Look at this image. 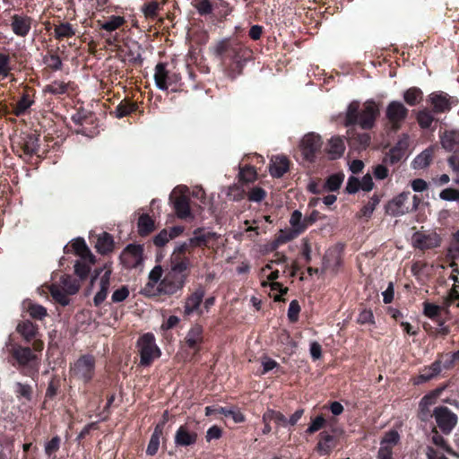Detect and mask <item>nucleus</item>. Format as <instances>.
Here are the masks:
<instances>
[{
    "label": "nucleus",
    "instance_id": "nucleus-13",
    "mask_svg": "<svg viewBox=\"0 0 459 459\" xmlns=\"http://www.w3.org/2000/svg\"><path fill=\"white\" fill-rule=\"evenodd\" d=\"M204 293L205 292L203 288H198L193 293L187 296L184 306L185 316H191L193 314H203L201 304L203 302Z\"/></svg>",
    "mask_w": 459,
    "mask_h": 459
},
{
    "label": "nucleus",
    "instance_id": "nucleus-42",
    "mask_svg": "<svg viewBox=\"0 0 459 459\" xmlns=\"http://www.w3.org/2000/svg\"><path fill=\"white\" fill-rule=\"evenodd\" d=\"M25 308L29 315L34 319L42 320L48 315L47 309L43 306L30 301L28 302V306L25 307Z\"/></svg>",
    "mask_w": 459,
    "mask_h": 459
},
{
    "label": "nucleus",
    "instance_id": "nucleus-6",
    "mask_svg": "<svg viewBox=\"0 0 459 459\" xmlns=\"http://www.w3.org/2000/svg\"><path fill=\"white\" fill-rule=\"evenodd\" d=\"M110 269H100L97 272L96 275L91 278V287L98 286L99 290L96 292L93 301L96 306H100L107 298L109 286H110Z\"/></svg>",
    "mask_w": 459,
    "mask_h": 459
},
{
    "label": "nucleus",
    "instance_id": "nucleus-2",
    "mask_svg": "<svg viewBox=\"0 0 459 459\" xmlns=\"http://www.w3.org/2000/svg\"><path fill=\"white\" fill-rule=\"evenodd\" d=\"M359 108V104L358 101H352L348 106L345 116V125H359L363 129L373 127L379 113L378 105L373 100H367L360 111Z\"/></svg>",
    "mask_w": 459,
    "mask_h": 459
},
{
    "label": "nucleus",
    "instance_id": "nucleus-47",
    "mask_svg": "<svg viewBox=\"0 0 459 459\" xmlns=\"http://www.w3.org/2000/svg\"><path fill=\"white\" fill-rule=\"evenodd\" d=\"M73 248L74 249L75 253L80 257H86L89 261L92 260V254L91 253L90 249L87 247L84 240L82 239H76L72 244Z\"/></svg>",
    "mask_w": 459,
    "mask_h": 459
},
{
    "label": "nucleus",
    "instance_id": "nucleus-38",
    "mask_svg": "<svg viewBox=\"0 0 459 459\" xmlns=\"http://www.w3.org/2000/svg\"><path fill=\"white\" fill-rule=\"evenodd\" d=\"M154 230V221L148 214H142L138 220V231L142 236L148 235Z\"/></svg>",
    "mask_w": 459,
    "mask_h": 459
},
{
    "label": "nucleus",
    "instance_id": "nucleus-23",
    "mask_svg": "<svg viewBox=\"0 0 459 459\" xmlns=\"http://www.w3.org/2000/svg\"><path fill=\"white\" fill-rule=\"evenodd\" d=\"M441 144L448 152L459 150V131H449L441 137Z\"/></svg>",
    "mask_w": 459,
    "mask_h": 459
},
{
    "label": "nucleus",
    "instance_id": "nucleus-8",
    "mask_svg": "<svg viewBox=\"0 0 459 459\" xmlns=\"http://www.w3.org/2000/svg\"><path fill=\"white\" fill-rule=\"evenodd\" d=\"M433 416L444 434H450L458 421L457 415L446 406L436 407Z\"/></svg>",
    "mask_w": 459,
    "mask_h": 459
},
{
    "label": "nucleus",
    "instance_id": "nucleus-16",
    "mask_svg": "<svg viewBox=\"0 0 459 459\" xmlns=\"http://www.w3.org/2000/svg\"><path fill=\"white\" fill-rule=\"evenodd\" d=\"M204 340L203 336V327L201 325H195L190 328L187 332L185 342L188 349L196 352Z\"/></svg>",
    "mask_w": 459,
    "mask_h": 459
},
{
    "label": "nucleus",
    "instance_id": "nucleus-11",
    "mask_svg": "<svg viewBox=\"0 0 459 459\" xmlns=\"http://www.w3.org/2000/svg\"><path fill=\"white\" fill-rule=\"evenodd\" d=\"M321 137L315 133L305 134L299 143L302 156L307 161H313L315 160L316 153L321 149Z\"/></svg>",
    "mask_w": 459,
    "mask_h": 459
},
{
    "label": "nucleus",
    "instance_id": "nucleus-58",
    "mask_svg": "<svg viewBox=\"0 0 459 459\" xmlns=\"http://www.w3.org/2000/svg\"><path fill=\"white\" fill-rule=\"evenodd\" d=\"M441 311V307L440 306H437V305H435V304H432V303H429V302H425L424 303V315L426 316H428L429 318H436L439 313Z\"/></svg>",
    "mask_w": 459,
    "mask_h": 459
},
{
    "label": "nucleus",
    "instance_id": "nucleus-49",
    "mask_svg": "<svg viewBox=\"0 0 459 459\" xmlns=\"http://www.w3.org/2000/svg\"><path fill=\"white\" fill-rule=\"evenodd\" d=\"M135 109L136 105L134 103L121 102L115 110L116 117L121 118L134 112Z\"/></svg>",
    "mask_w": 459,
    "mask_h": 459
},
{
    "label": "nucleus",
    "instance_id": "nucleus-51",
    "mask_svg": "<svg viewBox=\"0 0 459 459\" xmlns=\"http://www.w3.org/2000/svg\"><path fill=\"white\" fill-rule=\"evenodd\" d=\"M32 103L33 101L29 99L28 95H23L14 108V114L16 116L24 114L26 110L32 105Z\"/></svg>",
    "mask_w": 459,
    "mask_h": 459
},
{
    "label": "nucleus",
    "instance_id": "nucleus-28",
    "mask_svg": "<svg viewBox=\"0 0 459 459\" xmlns=\"http://www.w3.org/2000/svg\"><path fill=\"white\" fill-rule=\"evenodd\" d=\"M443 388L437 389L432 393L423 396L420 403L421 418L425 420L429 416V407L435 403L436 399L442 392Z\"/></svg>",
    "mask_w": 459,
    "mask_h": 459
},
{
    "label": "nucleus",
    "instance_id": "nucleus-63",
    "mask_svg": "<svg viewBox=\"0 0 459 459\" xmlns=\"http://www.w3.org/2000/svg\"><path fill=\"white\" fill-rule=\"evenodd\" d=\"M300 311V306L297 300H292L290 303L288 309V316L291 322H295L298 320L299 314Z\"/></svg>",
    "mask_w": 459,
    "mask_h": 459
},
{
    "label": "nucleus",
    "instance_id": "nucleus-22",
    "mask_svg": "<svg viewBox=\"0 0 459 459\" xmlns=\"http://www.w3.org/2000/svg\"><path fill=\"white\" fill-rule=\"evenodd\" d=\"M289 169V160L284 156H275L271 160L270 173L274 178H281Z\"/></svg>",
    "mask_w": 459,
    "mask_h": 459
},
{
    "label": "nucleus",
    "instance_id": "nucleus-43",
    "mask_svg": "<svg viewBox=\"0 0 459 459\" xmlns=\"http://www.w3.org/2000/svg\"><path fill=\"white\" fill-rule=\"evenodd\" d=\"M125 22L124 17L112 15L105 22L101 23L100 28L111 32L121 27Z\"/></svg>",
    "mask_w": 459,
    "mask_h": 459
},
{
    "label": "nucleus",
    "instance_id": "nucleus-12",
    "mask_svg": "<svg viewBox=\"0 0 459 459\" xmlns=\"http://www.w3.org/2000/svg\"><path fill=\"white\" fill-rule=\"evenodd\" d=\"M143 247L141 245H128L120 255L121 263L126 268H138L143 264Z\"/></svg>",
    "mask_w": 459,
    "mask_h": 459
},
{
    "label": "nucleus",
    "instance_id": "nucleus-33",
    "mask_svg": "<svg viewBox=\"0 0 459 459\" xmlns=\"http://www.w3.org/2000/svg\"><path fill=\"white\" fill-rule=\"evenodd\" d=\"M162 435V425H157L151 437L150 442L148 444L146 454L149 455H154L160 446V438Z\"/></svg>",
    "mask_w": 459,
    "mask_h": 459
},
{
    "label": "nucleus",
    "instance_id": "nucleus-64",
    "mask_svg": "<svg viewBox=\"0 0 459 459\" xmlns=\"http://www.w3.org/2000/svg\"><path fill=\"white\" fill-rule=\"evenodd\" d=\"M357 322L360 325L374 324V316L371 310L363 309L358 318Z\"/></svg>",
    "mask_w": 459,
    "mask_h": 459
},
{
    "label": "nucleus",
    "instance_id": "nucleus-57",
    "mask_svg": "<svg viewBox=\"0 0 459 459\" xmlns=\"http://www.w3.org/2000/svg\"><path fill=\"white\" fill-rule=\"evenodd\" d=\"M404 157V154L400 151H397L395 148H392L389 152L385 155L384 159V162L394 164L400 161Z\"/></svg>",
    "mask_w": 459,
    "mask_h": 459
},
{
    "label": "nucleus",
    "instance_id": "nucleus-60",
    "mask_svg": "<svg viewBox=\"0 0 459 459\" xmlns=\"http://www.w3.org/2000/svg\"><path fill=\"white\" fill-rule=\"evenodd\" d=\"M60 447V438L58 437H54L50 441H48L45 446V453L48 456H52L56 454V452Z\"/></svg>",
    "mask_w": 459,
    "mask_h": 459
},
{
    "label": "nucleus",
    "instance_id": "nucleus-34",
    "mask_svg": "<svg viewBox=\"0 0 459 459\" xmlns=\"http://www.w3.org/2000/svg\"><path fill=\"white\" fill-rule=\"evenodd\" d=\"M54 35L57 39H68L75 35V30L69 22H62L56 25Z\"/></svg>",
    "mask_w": 459,
    "mask_h": 459
},
{
    "label": "nucleus",
    "instance_id": "nucleus-29",
    "mask_svg": "<svg viewBox=\"0 0 459 459\" xmlns=\"http://www.w3.org/2000/svg\"><path fill=\"white\" fill-rule=\"evenodd\" d=\"M441 372V362L437 360L433 362L429 367L425 368L420 375L418 377V380L416 384H420L422 382L430 380L431 378L437 377Z\"/></svg>",
    "mask_w": 459,
    "mask_h": 459
},
{
    "label": "nucleus",
    "instance_id": "nucleus-9",
    "mask_svg": "<svg viewBox=\"0 0 459 459\" xmlns=\"http://www.w3.org/2000/svg\"><path fill=\"white\" fill-rule=\"evenodd\" d=\"M188 188L186 186H178L174 189L172 193L173 195L177 193L180 194L179 196L175 197L173 204L177 216L182 220L194 218L190 209L189 200L186 196Z\"/></svg>",
    "mask_w": 459,
    "mask_h": 459
},
{
    "label": "nucleus",
    "instance_id": "nucleus-62",
    "mask_svg": "<svg viewBox=\"0 0 459 459\" xmlns=\"http://www.w3.org/2000/svg\"><path fill=\"white\" fill-rule=\"evenodd\" d=\"M169 240H171V235L169 234L168 230H162L153 239V243L157 247H163Z\"/></svg>",
    "mask_w": 459,
    "mask_h": 459
},
{
    "label": "nucleus",
    "instance_id": "nucleus-59",
    "mask_svg": "<svg viewBox=\"0 0 459 459\" xmlns=\"http://www.w3.org/2000/svg\"><path fill=\"white\" fill-rule=\"evenodd\" d=\"M129 296V290L126 286H122L121 288L116 290L112 296L111 299L115 303L124 301Z\"/></svg>",
    "mask_w": 459,
    "mask_h": 459
},
{
    "label": "nucleus",
    "instance_id": "nucleus-1",
    "mask_svg": "<svg viewBox=\"0 0 459 459\" xmlns=\"http://www.w3.org/2000/svg\"><path fill=\"white\" fill-rule=\"evenodd\" d=\"M187 269L186 261L174 258V261L170 262L169 270L161 280L162 268L160 265H156L149 273V281L143 287V293L150 297L160 293L168 295L176 293L185 284Z\"/></svg>",
    "mask_w": 459,
    "mask_h": 459
},
{
    "label": "nucleus",
    "instance_id": "nucleus-24",
    "mask_svg": "<svg viewBox=\"0 0 459 459\" xmlns=\"http://www.w3.org/2000/svg\"><path fill=\"white\" fill-rule=\"evenodd\" d=\"M16 331L23 337L26 342H30L38 335V327L30 321H22L18 324Z\"/></svg>",
    "mask_w": 459,
    "mask_h": 459
},
{
    "label": "nucleus",
    "instance_id": "nucleus-3",
    "mask_svg": "<svg viewBox=\"0 0 459 459\" xmlns=\"http://www.w3.org/2000/svg\"><path fill=\"white\" fill-rule=\"evenodd\" d=\"M70 373L72 377L88 383L95 373V359L91 355L81 356L71 367Z\"/></svg>",
    "mask_w": 459,
    "mask_h": 459
},
{
    "label": "nucleus",
    "instance_id": "nucleus-14",
    "mask_svg": "<svg viewBox=\"0 0 459 459\" xmlns=\"http://www.w3.org/2000/svg\"><path fill=\"white\" fill-rule=\"evenodd\" d=\"M197 437V433L187 425H182L176 431L174 443L177 446H192L196 443Z\"/></svg>",
    "mask_w": 459,
    "mask_h": 459
},
{
    "label": "nucleus",
    "instance_id": "nucleus-10",
    "mask_svg": "<svg viewBox=\"0 0 459 459\" xmlns=\"http://www.w3.org/2000/svg\"><path fill=\"white\" fill-rule=\"evenodd\" d=\"M408 116L407 108L400 101H391L385 110V117L394 130H398Z\"/></svg>",
    "mask_w": 459,
    "mask_h": 459
},
{
    "label": "nucleus",
    "instance_id": "nucleus-44",
    "mask_svg": "<svg viewBox=\"0 0 459 459\" xmlns=\"http://www.w3.org/2000/svg\"><path fill=\"white\" fill-rule=\"evenodd\" d=\"M278 277H279L278 270L273 271L268 276V280L272 281L270 283L271 289L273 290H279V292H280V295H276L274 297L275 301H280L281 296L284 295L288 291L287 288L282 287V285L281 283L274 281L276 279H278Z\"/></svg>",
    "mask_w": 459,
    "mask_h": 459
},
{
    "label": "nucleus",
    "instance_id": "nucleus-55",
    "mask_svg": "<svg viewBox=\"0 0 459 459\" xmlns=\"http://www.w3.org/2000/svg\"><path fill=\"white\" fill-rule=\"evenodd\" d=\"M219 413L225 415L226 417H231L236 423H240L245 420L244 415L239 412L227 408H219Z\"/></svg>",
    "mask_w": 459,
    "mask_h": 459
},
{
    "label": "nucleus",
    "instance_id": "nucleus-48",
    "mask_svg": "<svg viewBox=\"0 0 459 459\" xmlns=\"http://www.w3.org/2000/svg\"><path fill=\"white\" fill-rule=\"evenodd\" d=\"M400 436L398 432L396 430H390L385 434L380 445L393 449L398 444Z\"/></svg>",
    "mask_w": 459,
    "mask_h": 459
},
{
    "label": "nucleus",
    "instance_id": "nucleus-4",
    "mask_svg": "<svg viewBox=\"0 0 459 459\" xmlns=\"http://www.w3.org/2000/svg\"><path fill=\"white\" fill-rule=\"evenodd\" d=\"M138 348L141 365L143 366H149L153 359L160 357V349L156 345L155 338L152 333H145L139 339Z\"/></svg>",
    "mask_w": 459,
    "mask_h": 459
},
{
    "label": "nucleus",
    "instance_id": "nucleus-37",
    "mask_svg": "<svg viewBox=\"0 0 459 459\" xmlns=\"http://www.w3.org/2000/svg\"><path fill=\"white\" fill-rule=\"evenodd\" d=\"M49 291L53 299L62 306H66L69 304V294L66 293L59 285L52 284L49 287Z\"/></svg>",
    "mask_w": 459,
    "mask_h": 459
},
{
    "label": "nucleus",
    "instance_id": "nucleus-27",
    "mask_svg": "<svg viewBox=\"0 0 459 459\" xmlns=\"http://www.w3.org/2000/svg\"><path fill=\"white\" fill-rule=\"evenodd\" d=\"M434 147H429L420 152L412 161V167L415 169H422L428 167L432 160Z\"/></svg>",
    "mask_w": 459,
    "mask_h": 459
},
{
    "label": "nucleus",
    "instance_id": "nucleus-61",
    "mask_svg": "<svg viewBox=\"0 0 459 459\" xmlns=\"http://www.w3.org/2000/svg\"><path fill=\"white\" fill-rule=\"evenodd\" d=\"M439 197L446 201H459V191L454 188H446L440 192Z\"/></svg>",
    "mask_w": 459,
    "mask_h": 459
},
{
    "label": "nucleus",
    "instance_id": "nucleus-26",
    "mask_svg": "<svg viewBox=\"0 0 459 459\" xmlns=\"http://www.w3.org/2000/svg\"><path fill=\"white\" fill-rule=\"evenodd\" d=\"M290 228L299 235L303 233L308 227L306 221V218H303L301 212L299 210H295L291 213L290 218Z\"/></svg>",
    "mask_w": 459,
    "mask_h": 459
},
{
    "label": "nucleus",
    "instance_id": "nucleus-30",
    "mask_svg": "<svg viewBox=\"0 0 459 459\" xmlns=\"http://www.w3.org/2000/svg\"><path fill=\"white\" fill-rule=\"evenodd\" d=\"M22 147L27 155H32L39 149V136L34 134H26L22 138Z\"/></svg>",
    "mask_w": 459,
    "mask_h": 459
},
{
    "label": "nucleus",
    "instance_id": "nucleus-21",
    "mask_svg": "<svg viewBox=\"0 0 459 459\" xmlns=\"http://www.w3.org/2000/svg\"><path fill=\"white\" fill-rule=\"evenodd\" d=\"M169 71L164 63H159L155 66L154 81L156 87L160 91H167L170 86L169 82Z\"/></svg>",
    "mask_w": 459,
    "mask_h": 459
},
{
    "label": "nucleus",
    "instance_id": "nucleus-25",
    "mask_svg": "<svg viewBox=\"0 0 459 459\" xmlns=\"http://www.w3.org/2000/svg\"><path fill=\"white\" fill-rule=\"evenodd\" d=\"M336 443L333 436L326 433L322 432L320 434V439L317 443V452L322 455H325L330 454V452L333 450V447H335Z\"/></svg>",
    "mask_w": 459,
    "mask_h": 459
},
{
    "label": "nucleus",
    "instance_id": "nucleus-50",
    "mask_svg": "<svg viewBox=\"0 0 459 459\" xmlns=\"http://www.w3.org/2000/svg\"><path fill=\"white\" fill-rule=\"evenodd\" d=\"M417 120L420 127L429 128L434 121V117L429 110H421L418 113Z\"/></svg>",
    "mask_w": 459,
    "mask_h": 459
},
{
    "label": "nucleus",
    "instance_id": "nucleus-54",
    "mask_svg": "<svg viewBox=\"0 0 459 459\" xmlns=\"http://www.w3.org/2000/svg\"><path fill=\"white\" fill-rule=\"evenodd\" d=\"M379 204V198L377 195H373L368 203L364 205V207L361 209L360 213L361 216L364 217H370L373 213L376 206Z\"/></svg>",
    "mask_w": 459,
    "mask_h": 459
},
{
    "label": "nucleus",
    "instance_id": "nucleus-35",
    "mask_svg": "<svg viewBox=\"0 0 459 459\" xmlns=\"http://www.w3.org/2000/svg\"><path fill=\"white\" fill-rule=\"evenodd\" d=\"M344 180V174L342 172L329 176L323 185V189L327 191H336L340 188Z\"/></svg>",
    "mask_w": 459,
    "mask_h": 459
},
{
    "label": "nucleus",
    "instance_id": "nucleus-19",
    "mask_svg": "<svg viewBox=\"0 0 459 459\" xmlns=\"http://www.w3.org/2000/svg\"><path fill=\"white\" fill-rule=\"evenodd\" d=\"M345 144L340 136H333L325 147V152L331 160H336L342 156Z\"/></svg>",
    "mask_w": 459,
    "mask_h": 459
},
{
    "label": "nucleus",
    "instance_id": "nucleus-15",
    "mask_svg": "<svg viewBox=\"0 0 459 459\" xmlns=\"http://www.w3.org/2000/svg\"><path fill=\"white\" fill-rule=\"evenodd\" d=\"M219 238V235L212 231H205L202 228L194 230L193 236L189 238L192 247H206L210 241Z\"/></svg>",
    "mask_w": 459,
    "mask_h": 459
},
{
    "label": "nucleus",
    "instance_id": "nucleus-39",
    "mask_svg": "<svg viewBox=\"0 0 459 459\" xmlns=\"http://www.w3.org/2000/svg\"><path fill=\"white\" fill-rule=\"evenodd\" d=\"M232 51L230 53V58L234 65L239 69L244 65L247 60V50L243 49L240 46H236V48H231Z\"/></svg>",
    "mask_w": 459,
    "mask_h": 459
},
{
    "label": "nucleus",
    "instance_id": "nucleus-45",
    "mask_svg": "<svg viewBox=\"0 0 459 459\" xmlns=\"http://www.w3.org/2000/svg\"><path fill=\"white\" fill-rule=\"evenodd\" d=\"M68 89V84L63 81H54L44 88V92H48L54 95L64 94Z\"/></svg>",
    "mask_w": 459,
    "mask_h": 459
},
{
    "label": "nucleus",
    "instance_id": "nucleus-18",
    "mask_svg": "<svg viewBox=\"0 0 459 459\" xmlns=\"http://www.w3.org/2000/svg\"><path fill=\"white\" fill-rule=\"evenodd\" d=\"M11 26L15 35L25 37L30 30L31 20L27 16L13 15Z\"/></svg>",
    "mask_w": 459,
    "mask_h": 459
},
{
    "label": "nucleus",
    "instance_id": "nucleus-7",
    "mask_svg": "<svg viewBox=\"0 0 459 459\" xmlns=\"http://www.w3.org/2000/svg\"><path fill=\"white\" fill-rule=\"evenodd\" d=\"M410 193H402L393 200H391L385 206L386 212L392 216H401L411 211L417 209L416 200L414 196L413 204L410 203Z\"/></svg>",
    "mask_w": 459,
    "mask_h": 459
},
{
    "label": "nucleus",
    "instance_id": "nucleus-40",
    "mask_svg": "<svg viewBox=\"0 0 459 459\" xmlns=\"http://www.w3.org/2000/svg\"><path fill=\"white\" fill-rule=\"evenodd\" d=\"M404 101L410 106H415L422 100V91L420 89L412 87L403 93Z\"/></svg>",
    "mask_w": 459,
    "mask_h": 459
},
{
    "label": "nucleus",
    "instance_id": "nucleus-56",
    "mask_svg": "<svg viewBox=\"0 0 459 459\" xmlns=\"http://www.w3.org/2000/svg\"><path fill=\"white\" fill-rule=\"evenodd\" d=\"M431 440L436 446L442 447L448 453H451L452 450L450 446L446 444L445 438L437 432L436 429L432 430Z\"/></svg>",
    "mask_w": 459,
    "mask_h": 459
},
{
    "label": "nucleus",
    "instance_id": "nucleus-5",
    "mask_svg": "<svg viewBox=\"0 0 459 459\" xmlns=\"http://www.w3.org/2000/svg\"><path fill=\"white\" fill-rule=\"evenodd\" d=\"M440 244V236L433 230H419L411 237L412 247L421 251L438 247Z\"/></svg>",
    "mask_w": 459,
    "mask_h": 459
},
{
    "label": "nucleus",
    "instance_id": "nucleus-36",
    "mask_svg": "<svg viewBox=\"0 0 459 459\" xmlns=\"http://www.w3.org/2000/svg\"><path fill=\"white\" fill-rule=\"evenodd\" d=\"M59 286L69 295L75 294L80 289L79 281L70 275L63 276Z\"/></svg>",
    "mask_w": 459,
    "mask_h": 459
},
{
    "label": "nucleus",
    "instance_id": "nucleus-52",
    "mask_svg": "<svg viewBox=\"0 0 459 459\" xmlns=\"http://www.w3.org/2000/svg\"><path fill=\"white\" fill-rule=\"evenodd\" d=\"M448 256L452 259L459 257V230L453 235L448 247Z\"/></svg>",
    "mask_w": 459,
    "mask_h": 459
},
{
    "label": "nucleus",
    "instance_id": "nucleus-20",
    "mask_svg": "<svg viewBox=\"0 0 459 459\" xmlns=\"http://www.w3.org/2000/svg\"><path fill=\"white\" fill-rule=\"evenodd\" d=\"M12 354L20 366H26L37 359L28 347L15 346L12 350Z\"/></svg>",
    "mask_w": 459,
    "mask_h": 459
},
{
    "label": "nucleus",
    "instance_id": "nucleus-53",
    "mask_svg": "<svg viewBox=\"0 0 459 459\" xmlns=\"http://www.w3.org/2000/svg\"><path fill=\"white\" fill-rule=\"evenodd\" d=\"M299 235L297 232H295L291 228L281 230L276 238V241L279 244H282L296 238Z\"/></svg>",
    "mask_w": 459,
    "mask_h": 459
},
{
    "label": "nucleus",
    "instance_id": "nucleus-31",
    "mask_svg": "<svg viewBox=\"0 0 459 459\" xmlns=\"http://www.w3.org/2000/svg\"><path fill=\"white\" fill-rule=\"evenodd\" d=\"M95 263V257L92 255V260L89 261L86 257H80V260L76 261L74 264V273L81 279H84L87 277L91 265Z\"/></svg>",
    "mask_w": 459,
    "mask_h": 459
},
{
    "label": "nucleus",
    "instance_id": "nucleus-17",
    "mask_svg": "<svg viewBox=\"0 0 459 459\" xmlns=\"http://www.w3.org/2000/svg\"><path fill=\"white\" fill-rule=\"evenodd\" d=\"M429 100L433 105L434 111L437 113L448 111L451 108V98L445 92L439 91L431 93L429 95Z\"/></svg>",
    "mask_w": 459,
    "mask_h": 459
},
{
    "label": "nucleus",
    "instance_id": "nucleus-46",
    "mask_svg": "<svg viewBox=\"0 0 459 459\" xmlns=\"http://www.w3.org/2000/svg\"><path fill=\"white\" fill-rule=\"evenodd\" d=\"M160 8V7L158 2L152 1L144 4L142 6L141 11L145 18L155 19L158 16V12Z\"/></svg>",
    "mask_w": 459,
    "mask_h": 459
},
{
    "label": "nucleus",
    "instance_id": "nucleus-41",
    "mask_svg": "<svg viewBox=\"0 0 459 459\" xmlns=\"http://www.w3.org/2000/svg\"><path fill=\"white\" fill-rule=\"evenodd\" d=\"M189 247H192L190 245V239L188 240V242H182V243L177 245L174 248L172 255H171L170 262H173L174 258H178V260L186 261L187 264V267H189L190 261L187 257H186L184 255V254L186 252V250Z\"/></svg>",
    "mask_w": 459,
    "mask_h": 459
},
{
    "label": "nucleus",
    "instance_id": "nucleus-32",
    "mask_svg": "<svg viewBox=\"0 0 459 459\" xmlns=\"http://www.w3.org/2000/svg\"><path fill=\"white\" fill-rule=\"evenodd\" d=\"M114 241L112 237L104 232L98 237L95 247L100 254H107L113 249Z\"/></svg>",
    "mask_w": 459,
    "mask_h": 459
}]
</instances>
